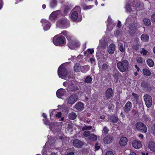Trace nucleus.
<instances>
[{
    "label": "nucleus",
    "mask_w": 155,
    "mask_h": 155,
    "mask_svg": "<svg viewBox=\"0 0 155 155\" xmlns=\"http://www.w3.org/2000/svg\"><path fill=\"white\" fill-rule=\"evenodd\" d=\"M137 62L140 64H142L143 62V59L142 58L138 57L137 58Z\"/></svg>",
    "instance_id": "40"
},
{
    "label": "nucleus",
    "mask_w": 155,
    "mask_h": 155,
    "mask_svg": "<svg viewBox=\"0 0 155 155\" xmlns=\"http://www.w3.org/2000/svg\"><path fill=\"white\" fill-rule=\"evenodd\" d=\"M92 78L89 76H87L84 82L87 83H90L92 81Z\"/></svg>",
    "instance_id": "36"
},
{
    "label": "nucleus",
    "mask_w": 155,
    "mask_h": 155,
    "mask_svg": "<svg viewBox=\"0 0 155 155\" xmlns=\"http://www.w3.org/2000/svg\"><path fill=\"white\" fill-rule=\"evenodd\" d=\"M58 15V12L55 11L52 13L49 16V19L51 21H53L56 18Z\"/></svg>",
    "instance_id": "24"
},
{
    "label": "nucleus",
    "mask_w": 155,
    "mask_h": 155,
    "mask_svg": "<svg viewBox=\"0 0 155 155\" xmlns=\"http://www.w3.org/2000/svg\"><path fill=\"white\" fill-rule=\"evenodd\" d=\"M121 32L119 30H117L115 33V35L119 36L120 35Z\"/></svg>",
    "instance_id": "49"
},
{
    "label": "nucleus",
    "mask_w": 155,
    "mask_h": 155,
    "mask_svg": "<svg viewBox=\"0 0 155 155\" xmlns=\"http://www.w3.org/2000/svg\"><path fill=\"white\" fill-rule=\"evenodd\" d=\"M72 44H73V45H75V43H76V42H77V43L78 44V45H77V46H75V47H74L73 48H71V49H74L75 48H76V47H78V46L79 45V43L78 42V41H76V40H75V39L73 40H72Z\"/></svg>",
    "instance_id": "42"
},
{
    "label": "nucleus",
    "mask_w": 155,
    "mask_h": 155,
    "mask_svg": "<svg viewBox=\"0 0 155 155\" xmlns=\"http://www.w3.org/2000/svg\"><path fill=\"white\" fill-rule=\"evenodd\" d=\"M90 135V132L89 131H85L84 132L83 134L84 136L86 137H88L89 135Z\"/></svg>",
    "instance_id": "41"
},
{
    "label": "nucleus",
    "mask_w": 155,
    "mask_h": 155,
    "mask_svg": "<svg viewBox=\"0 0 155 155\" xmlns=\"http://www.w3.org/2000/svg\"><path fill=\"white\" fill-rule=\"evenodd\" d=\"M70 10V8L68 6H66V7L65 10H64V12H67L68 11H69Z\"/></svg>",
    "instance_id": "54"
},
{
    "label": "nucleus",
    "mask_w": 155,
    "mask_h": 155,
    "mask_svg": "<svg viewBox=\"0 0 155 155\" xmlns=\"http://www.w3.org/2000/svg\"><path fill=\"white\" fill-rule=\"evenodd\" d=\"M72 84H73L72 82L69 81L65 82L63 84L64 85L66 86H70L71 85V84L72 85Z\"/></svg>",
    "instance_id": "39"
},
{
    "label": "nucleus",
    "mask_w": 155,
    "mask_h": 155,
    "mask_svg": "<svg viewBox=\"0 0 155 155\" xmlns=\"http://www.w3.org/2000/svg\"><path fill=\"white\" fill-rule=\"evenodd\" d=\"M113 94L112 89L111 88H108L106 91V96L107 99H110Z\"/></svg>",
    "instance_id": "17"
},
{
    "label": "nucleus",
    "mask_w": 155,
    "mask_h": 155,
    "mask_svg": "<svg viewBox=\"0 0 155 155\" xmlns=\"http://www.w3.org/2000/svg\"><path fill=\"white\" fill-rule=\"evenodd\" d=\"M41 23L43 24V25L44 26V25L45 23H47V25H48V27L47 28V26H45L44 27V29L45 31L48 30L50 27V22L45 19H42L41 20Z\"/></svg>",
    "instance_id": "16"
},
{
    "label": "nucleus",
    "mask_w": 155,
    "mask_h": 155,
    "mask_svg": "<svg viewBox=\"0 0 155 155\" xmlns=\"http://www.w3.org/2000/svg\"><path fill=\"white\" fill-rule=\"evenodd\" d=\"M73 144L75 147L80 148L83 145V142L81 140H75L73 141Z\"/></svg>",
    "instance_id": "12"
},
{
    "label": "nucleus",
    "mask_w": 155,
    "mask_h": 155,
    "mask_svg": "<svg viewBox=\"0 0 155 155\" xmlns=\"http://www.w3.org/2000/svg\"><path fill=\"white\" fill-rule=\"evenodd\" d=\"M78 99V96L76 94H73L68 97L67 102L69 104H73L77 101Z\"/></svg>",
    "instance_id": "9"
},
{
    "label": "nucleus",
    "mask_w": 155,
    "mask_h": 155,
    "mask_svg": "<svg viewBox=\"0 0 155 155\" xmlns=\"http://www.w3.org/2000/svg\"><path fill=\"white\" fill-rule=\"evenodd\" d=\"M107 45V43L106 41L104 40H101L100 41L98 48H101L103 49H105Z\"/></svg>",
    "instance_id": "18"
},
{
    "label": "nucleus",
    "mask_w": 155,
    "mask_h": 155,
    "mask_svg": "<svg viewBox=\"0 0 155 155\" xmlns=\"http://www.w3.org/2000/svg\"><path fill=\"white\" fill-rule=\"evenodd\" d=\"M108 68V66L106 64H104L102 65L101 69L103 71H105L107 70Z\"/></svg>",
    "instance_id": "37"
},
{
    "label": "nucleus",
    "mask_w": 155,
    "mask_h": 155,
    "mask_svg": "<svg viewBox=\"0 0 155 155\" xmlns=\"http://www.w3.org/2000/svg\"><path fill=\"white\" fill-rule=\"evenodd\" d=\"M129 155H137L136 153L134 152H131Z\"/></svg>",
    "instance_id": "64"
},
{
    "label": "nucleus",
    "mask_w": 155,
    "mask_h": 155,
    "mask_svg": "<svg viewBox=\"0 0 155 155\" xmlns=\"http://www.w3.org/2000/svg\"><path fill=\"white\" fill-rule=\"evenodd\" d=\"M93 7V6L91 5L89 6H83V9L85 10L90 9L92 8Z\"/></svg>",
    "instance_id": "46"
},
{
    "label": "nucleus",
    "mask_w": 155,
    "mask_h": 155,
    "mask_svg": "<svg viewBox=\"0 0 155 155\" xmlns=\"http://www.w3.org/2000/svg\"><path fill=\"white\" fill-rule=\"evenodd\" d=\"M132 95L136 99H137L138 97V95L134 93H132Z\"/></svg>",
    "instance_id": "55"
},
{
    "label": "nucleus",
    "mask_w": 155,
    "mask_h": 155,
    "mask_svg": "<svg viewBox=\"0 0 155 155\" xmlns=\"http://www.w3.org/2000/svg\"><path fill=\"white\" fill-rule=\"evenodd\" d=\"M66 37L69 43L68 44V45L70 48H73L74 47L78 45V44L77 42H76L75 45H73L72 41L73 40H74V39L73 37L70 33H68Z\"/></svg>",
    "instance_id": "6"
},
{
    "label": "nucleus",
    "mask_w": 155,
    "mask_h": 155,
    "mask_svg": "<svg viewBox=\"0 0 155 155\" xmlns=\"http://www.w3.org/2000/svg\"><path fill=\"white\" fill-rule=\"evenodd\" d=\"M148 51H146L144 48H142V50L140 51V53L143 55H146Z\"/></svg>",
    "instance_id": "45"
},
{
    "label": "nucleus",
    "mask_w": 155,
    "mask_h": 155,
    "mask_svg": "<svg viewBox=\"0 0 155 155\" xmlns=\"http://www.w3.org/2000/svg\"><path fill=\"white\" fill-rule=\"evenodd\" d=\"M105 155H114L113 153L111 151H107L105 154Z\"/></svg>",
    "instance_id": "50"
},
{
    "label": "nucleus",
    "mask_w": 155,
    "mask_h": 155,
    "mask_svg": "<svg viewBox=\"0 0 155 155\" xmlns=\"http://www.w3.org/2000/svg\"><path fill=\"white\" fill-rule=\"evenodd\" d=\"M153 133L154 134L155 133V123L153 124Z\"/></svg>",
    "instance_id": "63"
},
{
    "label": "nucleus",
    "mask_w": 155,
    "mask_h": 155,
    "mask_svg": "<svg viewBox=\"0 0 155 155\" xmlns=\"http://www.w3.org/2000/svg\"><path fill=\"white\" fill-rule=\"evenodd\" d=\"M138 137L140 140L142 139L144 137L143 135L142 134H140Z\"/></svg>",
    "instance_id": "56"
},
{
    "label": "nucleus",
    "mask_w": 155,
    "mask_h": 155,
    "mask_svg": "<svg viewBox=\"0 0 155 155\" xmlns=\"http://www.w3.org/2000/svg\"><path fill=\"white\" fill-rule=\"evenodd\" d=\"M132 104L130 101L127 102L125 104L124 107V111L125 112L128 113L131 109Z\"/></svg>",
    "instance_id": "11"
},
{
    "label": "nucleus",
    "mask_w": 155,
    "mask_h": 155,
    "mask_svg": "<svg viewBox=\"0 0 155 155\" xmlns=\"http://www.w3.org/2000/svg\"><path fill=\"white\" fill-rule=\"evenodd\" d=\"M147 62L148 65L150 67H153L154 64L153 61L150 59H148Z\"/></svg>",
    "instance_id": "35"
},
{
    "label": "nucleus",
    "mask_w": 155,
    "mask_h": 155,
    "mask_svg": "<svg viewBox=\"0 0 155 155\" xmlns=\"http://www.w3.org/2000/svg\"><path fill=\"white\" fill-rule=\"evenodd\" d=\"M128 140L126 137H123L120 138L119 140V144L122 146H124L127 145Z\"/></svg>",
    "instance_id": "15"
},
{
    "label": "nucleus",
    "mask_w": 155,
    "mask_h": 155,
    "mask_svg": "<svg viewBox=\"0 0 155 155\" xmlns=\"http://www.w3.org/2000/svg\"><path fill=\"white\" fill-rule=\"evenodd\" d=\"M115 50V45L114 44L110 45L108 48V52L109 53L112 54H114Z\"/></svg>",
    "instance_id": "19"
},
{
    "label": "nucleus",
    "mask_w": 155,
    "mask_h": 155,
    "mask_svg": "<svg viewBox=\"0 0 155 155\" xmlns=\"http://www.w3.org/2000/svg\"><path fill=\"white\" fill-rule=\"evenodd\" d=\"M66 93L65 90L63 89H59L57 90L56 92V95L59 98H61L64 96Z\"/></svg>",
    "instance_id": "14"
},
{
    "label": "nucleus",
    "mask_w": 155,
    "mask_h": 155,
    "mask_svg": "<svg viewBox=\"0 0 155 155\" xmlns=\"http://www.w3.org/2000/svg\"><path fill=\"white\" fill-rule=\"evenodd\" d=\"M114 140V138L112 134L106 135L103 139L104 143L106 144H109L111 143Z\"/></svg>",
    "instance_id": "8"
},
{
    "label": "nucleus",
    "mask_w": 155,
    "mask_h": 155,
    "mask_svg": "<svg viewBox=\"0 0 155 155\" xmlns=\"http://www.w3.org/2000/svg\"><path fill=\"white\" fill-rule=\"evenodd\" d=\"M81 66L79 63L76 64L74 66V69L76 72H81Z\"/></svg>",
    "instance_id": "20"
},
{
    "label": "nucleus",
    "mask_w": 155,
    "mask_h": 155,
    "mask_svg": "<svg viewBox=\"0 0 155 155\" xmlns=\"http://www.w3.org/2000/svg\"><path fill=\"white\" fill-rule=\"evenodd\" d=\"M135 68H136L137 70V71H139V70H140V68H139L137 66V65H135Z\"/></svg>",
    "instance_id": "59"
},
{
    "label": "nucleus",
    "mask_w": 155,
    "mask_h": 155,
    "mask_svg": "<svg viewBox=\"0 0 155 155\" xmlns=\"http://www.w3.org/2000/svg\"><path fill=\"white\" fill-rule=\"evenodd\" d=\"M90 67L88 65H85L83 66H81V72L83 73L86 72L89 70Z\"/></svg>",
    "instance_id": "26"
},
{
    "label": "nucleus",
    "mask_w": 155,
    "mask_h": 155,
    "mask_svg": "<svg viewBox=\"0 0 155 155\" xmlns=\"http://www.w3.org/2000/svg\"><path fill=\"white\" fill-rule=\"evenodd\" d=\"M110 120L111 122L116 123L118 121V118L116 116L112 115L110 117Z\"/></svg>",
    "instance_id": "29"
},
{
    "label": "nucleus",
    "mask_w": 155,
    "mask_h": 155,
    "mask_svg": "<svg viewBox=\"0 0 155 155\" xmlns=\"http://www.w3.org/2000/svg\"><path fill=\"white\" fill-rule=\"evenodd\" d=\"M58 73L59 77L64 78L67 75L68 72L65 68L61 66L58 69Z\"/></svg>",
    "instance_id": "4"
},
{
    "label": "nucleus",
    "mask_w": 155,
    "mask_h": 155,
    "mask_svg": "<svg viewBox=\"0 0 155 155\" xmlns=\"http://www.w3.org/2000/svg\"><path fill=\"white\" fill-rule=\"evenodd\" d=\"M61 112H58L57 114H56L55 116L56 117L58 118H60L61 117Z\"/></svg>",
    "instance_id": "51"
},
{
    "label": "nucleus",
    "mask_w": 155,
    "mask_h": 155,
    "mask_svg": "<svg viewBox=\"0 0 155 155\" xmlns=\"http://www.w3.org/2000/svg\"><path fill=\"white\" fill-rule=\"evenodd\" d=\"M121 23L120 21H119L118 22L117 26L118 28H120L121 26Z\"/></svg>",
    "instance_id": "57"
},
{
    "label": "nucleus",
    "mask_w": 155,
    "mask_h": 155,
    "mask_svg": "<svg viewBox=\"0 0 155 155\" xmlns=\"http://www.w3.org/2000/svg\"><path fill=\"white\" fill-rule=\"evenodd\" d=\"M143 22L145 25L147 26H150L151 24L150 20L147 18H144L143 19Z\"/></svg>",
    "instance_id": "33"
},
{
    "label": "nucleus",
    "mask_w": 155,
    "mask_h": 155,
    "mask_svg": "<svg viewBox=\"0 0 155 155\" xmlns=\"http://www.w3.org/2000/svg\"><path fill=\"white\" fill-rule=\"evenodd\" d=\"M65 38L64 36L57 37L56 36H55L53 38V43L57 46L63 44Z\"/></svg>",
    "instance_id": "2"
},
{
    "label": "nucleus",
    "mask_w": 155,
    "mask_h": 155,
    "mask_svg": "<svg viewBox=\"0 0 155 155\" xmlns=\"http://www.w3.org/2000/svg\"><path fill=\"white\" fill-rule=\"evenodd\" d=\"M143 72L144 74L147 76H150L151 74V72L149 70L147 69H144L143 70Z\"/></svg>",
    "instance_id": "32"
},
{
    "label": "nucleus",
    "mask_w": 155,
    "mask_h": 155,
    "mask_svg": "<svg viewBox=\"0 0 155 155\" xmlns=\"http://www.w3.org/2000/svg\"><path fill=\"white\" fill-rule=\"evenodd\" d=\"M148 146L152 151H155V143L154 142L152 141L149 142Z\"/></svg>",
    "instance_id": "23"
},
{
    "label": "nucleus",
    "mask_w": 155,
    "mask_h": 155,
    "mask_svg": "<svg viewBox=\"0 0 155 155\" xmlns=\"http://www.w3.org/2000/svg\"><path fill=\"white\" fill-rule=\"evenodd\" d=\"M151 19L152 21L155 22V13L153 14L151 16Z\"/></svg>",
    "instance_id": "47"
},
{
    "label": "nucleus",
    "mask_w": 155,
    "mask_h": 155,
    "mask_svg": "<svg viewBox=\"0 0 155 155\" xmlns=\"http://www.w3.org/2000/svg\"><path fill=\"white\" fill-rule=\"evenodd\" d=\"M109 130L106 127H104L103 129L102 130V132L105 134H107L108 133Z\"/></svg>",
    "instance_id": "44"
},
{
    "label": "nucleus",
    "mask_w": 155,
    "mask_h": 155,
    "mask_svg": "<svg viewBox=\"0 0 155 155\" xmlns=\"http://www.w3.org/2000/svg\"><path fill=\"white\" fill-rule=\"evenodd\" d=\"M138 26V24L137 23H134L130 24L129 26V33L132 35L134 34L136 31Z\"/></svg>",
    "instance_id": "10"
},
{
    "label": "nucleus",
    "mask_w": 155,
    "mask_h": 155,
    "mask_svg": "<svg viewBox=\"0 0 155 155\" xmlns=\"http://www.w3.org/2000/svg\"><path fill=\"white\" fill-rule=\"evenodd\" d=\"M69 33V32H67L66 31H63L61 32V34L66 37L67 34Z\"/></svg>",
    "instance_id": "53"
},
{
    "label": "nucleus",
    "mask_w": 155,
    "mask_h": 155,
    "mask_svg": "<svg viewBox=\"0 0 155 155\" xmlns=\"http://www.w3.org/2000/svg\"><path fill=\"white\" fill-rule=\"evenodd\" d=\"M131 3H127L125 7V9L127 12H130L132 9H133V8H134V6L132 7L131 5Z\"/></svg>",
    "instance_id": "27"
},
{
    "label": "nucleus",
    "mask_w": 155,
    "mask_h": 155,
    "mask_svg": "<svg viewBox=\"0 0 155 155\" xmlns=\"http://www.w3.org/2000/svg\"><path fill=\"white\" fill-rule=\"evenodd\" d=\"M90 61L91 63H93L95 61V60L93 58H90Z\"/></svg>",
    "instance_id": "60"
},
{
    "label": "nucleus",
    "mask_w": 155,
    "mask_h": 155,
    "mask_svg": "<svg viewBox=\"0 0 155 155\" xmlns=\"http://www.w3.org/2000/svg\"><path fill=\"white\" fill-rule=\"evenodd\" d=\"M68 116L70 119L73 120L76 118L77 117V115L74 112H71L69 114Z\"/></svg>",
    "instance_id": "30"
},
{
    "label": "nucleus",
    "mask_w": 155,
    "mask_h": 155,
    "mask_svg": "<svg viewBox=\"0 0 155 155\" xmlns=\"http://www.w3.org/2000/svg\"><path fill=\"white\" fill-rule=\"evenodd\" d=\"M87 51L88 53H89L91 54H92L94 52V50L93 49H89Z\"/></svg>",
    "instance_id": "48"
},
{
    "label": "nucleus",
    "mask_w": 155,
    "mask_h": 155,
    "mask_svg": "<svg viewBox=\"0 0 155 155\" xmlns=\"http://www.w3.org/2000/svg\"><path fill=\"white\" fill-rule=\"evenodd\" d=\"M78 14L77 11H74L72 12L71 15V18L73 21H75L77 19Z\"/></svg>",
    "instance_id": "22"
},
{
    "label": "nucleus",
    "mask_w": 155,
    "mask_h": 155,
    "mask_svg": "<svg viewBox=\"0 0 155 155\" xmlns=\"http://www.w3.org/2000/svg\"><path fill=\"white\" fill-rule=\"evenodd\" d=\"M146 106L150 107L152 104V98L151 96L149 94H146L143 97Z\"/></svg>",
    "instance_id": "7"
},
{
    "label": "nucleus",
    "mask_w": 155,
    "mask_h": 155,
    "mask_svg": "<svg viewBox=\"0 0 155 155\" xmlns=\"http://www.w3.org/2000/svg\"><path fill=\"white\" fill-rule=\"evenodd\" d=\"M100 118L101 119H105V116L104 115H101L100 116Z\"/></svg>",
    "instance_id": "61"
},
{
    "label": "nucleus",
    "mask_w": 155,
    "mask_h": 155,
    "mask_svg": "<svg viewBox=\"0 0 155 155\" xmlns=\"http://www.w3.org/2000/svg\"><path fill=\"white\" fill-rule=\"evenodd\" d=\"M129 65L128 61L125 60L119 62L117 64V67L120 72H123L128 70Z\"/></svg>",
    "instance_id": "1"
},
{
    "label": "nucleus",
    "mask_w": 155,
    "mask_h": 155,
    "mask_svg": "<svg viewBox=\"0 0 155 155\" xmlns=\"http://www.w3.org/2000/svg\"><path fill=\"white\" fill-rule=\"evenodd\" d=\"M141 40L144 42H147L149 39V36L148 35L146 34H143L141 36Z\"/></svg>",
    "instance_id": "25"
},
{
    "label": "nucleus",
    "mask_w": 155,
    "mask_h": 155,
    "mask_svg": "<svg viewBox=\"0 0 155 155\" xmlns=\"http://www.w3.org/2000/svg\"><path fill=\"white\" fill-rule=\"evenodd\" d=\"M74 108L77 110H81L83 109L84 105L81 102H78L75 105Z\"/></svg>",
    "instance_id": "21"
},
{
    "label": "nucleus",
    "mask_w": 155,
    "mask_h": 155,
    "mask_svg": "<svg viewBox=\"0 0 155 155\" xmlns=\"http://www.w3.org/2000/svg\"><path fill=\"white\" fill-rule=\"evenodd\" d=\"M100 147V146H99L98 144H96L95 146V150L96 151L99 150Z\"/></svg>",
    "instance_id": "52"
},
{
    "label": "nucleus",
    "mask_w": 155,
    "mask_h": 155,
    "mask_svg": "<svg viewBox=\"0 0 155 155\" xmlns=\"http://www.w3.org/2000/svg\"><path fill=\"white\" fill-rule=\"evenodd\" d=\"M136 127L137 130L142 133H146L147 131L146 126L142 122L137 123L136 124Z\"/></svg>",
    "instance_id": "3"
},
{
    "label": "nucleus",
    "mask_w": 155,
    "mask_h": 155,
    "mask_svg": "<svg viewBox=\"0 0 155 155\" xmlns=\"http://www.w3.org/2000/svg\"><path fill=\"white\" fill-rule=\"evenodd\" d=\"M57 25L61 27L67 28L69 26V21L66 19L60 20L58 21Z\"/></svg>",
    "instance_id": "5"
},
{
    "label": "nucleus",
    "mask_w": 155,
    "mask_h": 155,
    "mask_svg": "<svg viewBox=\"0 0 155 155\" xmlns=\"http://www.w3.org/2000/svg\"><path fill=\"white\" fill-rule=\"evenodd\" d=\"M57 5V1L56 0H51L50 2V6L51 8L55 7Z\"/></svg>",
    "instance_id": "34"
},
{
    "label": "nucleus",
    "mask_w": 155,
    "mask_h": 155,
    "mask_svg": "<svg viewBox=\"0 0 155 155\" xmlns=\"http://www.w3.org/2000/svg\"><path fill=\"white\" fill-rule=\"evenodd\" d=\"M88 139L91 141H95L97 140V138L96 135L94 134H91L89 135Z\"/></svg>",
    "instance_id": "28"
},
{
    "label": "nucleus",
    "mask_w": 155,
    "mask_h": 155,
    "mask_svg": "<svg viewBox=\"0 0 155 155\" xmlns=\"http://www.w3.org/2000/svg\"><path fill=\"white\" fill-rule=\"evenodd\" d=\"M74 155V153L73 152H70V153L65 154V155Z\"/></svg>",
    "instance_id": "58"
},
{
    "label": "nucleus",
    "mask_w": 155,
    "mask_h": 155,
    "mask_svg": "<svg viewBox=\"0 0 155 155\" xmlns=\"http://www.w3.org/2000/svg\"><path fill=\"white\" fill-rule=\"evenodd\" d=\"M121 41H118V43L119 45L120 46L119 49L120 51H121L122 52H124L125 51V48L123 44L121 43Z\"/></svg>",
    "instance_id": "31"
},
{
    "label": "nucleus",
    "mask_w": 155,
    "mask_h": 155,
    "mask_svg": "<svg viewBox=\"0 0 155 155\" xmlns=\"http://www.w3.org/2000/svg\"><path fill=\"white\" fill-rule=\"evenodd\" d=\"M132 145L134 148L137 149H139L142 147L141 143L137 140H134L133 142Z\"/></svg>",
    "instance_id": "13"
},
{
    "label": "nucleus",
    "mask_w": 155,
    "mask_h": 155,
    "mask_svg": "<svg viewBox=\"0 0 155 155\" xmlns=\"http://www.w3.org/2000/svg\"><path fill=\"white\" fill-rule=\"evenodd\" d=\"M75 9L77 10L78 11H80L81 10L79 6H77L75 7Z\"/></svg>",
    "instance_id": "62"
},
{
    "label": "nucleus",
    "mask_w": 155,
    "mask_h": 155,
    "mask_svg": "<svg viewBox=\"0 0 155 155\" xmlns=\"http://www.w3.org/2000/svg\"><path fill=\"white\" fill-rule=\"evenodd\" d=\"M92 128V127L91 126H88L85 125L84 127H83L82 128V130H90Z\"/></svg>",
    "instance_id": "38"
},
{
    "label": "nucleus",
    "mask_w": 155,
    "mask_h": 155,
    "mask_svg": "<svg viewBox=\"0 0 155 155\" xmlns=\"http://www.w3.org/2000/svg\"><path fill=\"white\" fill-rule=\"evenodd\" d=\"M120 74L119 73H115L114 75V77L116 80L117 82V80Z\"/></svg>",
    "instance_id": "43"
}]
</instances>
